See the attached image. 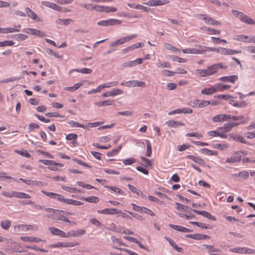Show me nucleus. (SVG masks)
Listing matches in <instances>:
<instances>
[{"mask_svg": "<svg viewBox=\"0 0 255 255\" xmlns=\"http://www.w3.org/2000/svg\"><path fill=\"white\" fill-rule=\"evenodd\" d=\"M232 12L235 16L239 18L241 21L250 25L255 24V21L254 19L249 17L243 12L236 10H232Z\"/></svg>", "mask_w": 255, "mask_h": 255, "instance_id": "nucleus-1", "label": "nucleus"}, {"mask_svg": "<svg viewBox=\"0 0 255 255\" xmlns=\"http://www.w3.org/2000/svg\"><path fill=\"white\" fill-rule=\"evenodd\" d=\"M198 73L201 77H207L216 73L213 64L208 66L206 69H197Z\"/></svg>", "mask_w": 255, "mask_h": 255, "instance_id": "nucleus-2", "label": "nucleus"}, {"mask_svg": "<svg viewBox=\"0 0 255 255\" xmlns=\"http://www.w3.org/2000/svg\"><path fill=\"white\" fill-rule=\"evenodd\" d=\"M136 37H137V35L134 34H132L131 35H129L128 36L122 37V38L116 40L115 41H114V42H112V43H111L110 44V46L114 47V46H118V45L123 44L125 43V42H126L127 41H129L130 40H131L132 39Z\"/></svg>", "mask_w": 255, "mask_h": 255, "instance_id": "nucleus-3", "label": "nucleus"}, {"mask_svg": "<svg viewBox=\"0 0 255 255\" xmlns=\"http://www.w3.org/2000/svg\"><path fill=\"white\" fill-rule=\"evenodd\" d=\"M121 23V20L119 19L110 18L98 21L97 24L100 26H106L109 25H119Z\"/></svg>", "mask_w": 255, "mask_h": 255, "instance_id": "nucleus-4", "label": "nucleus"}, {"mask_svg": "<svg viewBox=\"0 0 255 255\" xmlns=\"http://www.w3.org/2000/svg\"><path fill=\"white\" fill-rule=\"evenodd\" d=\"M234 39L239 41L248 43H255V36H249L244 35H238L235 36Z\"/></svg>", "mask_w": 255, "mask_h": 255, "instance_id": "nucleus-5", "label": "nucleus"}, {"mask_svg": "<svg viewBox=\"0 0 255 255\" xmlns=\"http://www.w3.org/2000/svg\"><path fill=\"white\" fill-rule=\"evenodd\" d=\"M23 31L26 33L42 37L46 36L45 32H42L35 28H27L23 29Z\"/></svg>", "mask_w": 255, "mask_h": 255, "instance_id": "nucleus-6", "label": "nucleus"}, {"mask_svg": "<svg viewBox=\"0 0 255 255\" xmlns=\"http://www.w3.org/2000/svg\"><path fill=\"white\" fill-rule=\"evenodd\" d=\"M48 230H49L51 234L55 236H59L62 238H67V234H66L64 231L53 227H50L48 228Z\"/></svg>", "mask_w": 255, "mask_h": 255, "instance_id": "nucleus-7", "label": "nucleus"}, {"mask_svg": "<svg viewBox=\"0 0 255 255\" xmlns=\"http://www.w3.org/2000/svg\"><path fill=\"white\" fill-rule=\"evenodd\" d=\"M99 214L105 215H115L121 212V210H117L115 208H105L102 210H98Z\"/></svg>", "mask_w": 255, "mask_h": 255, "instance_id": "nucleus-8", "label": "nucleus"}, {"mask_svg": "<svg viewBox=\"0 0 255 255\" xmlns=\"http://www.w3.org/2000/svg\"><path fill=\"white\" fill-rule=\"evenodd\" d=\"M219 80L222 82H230L234 83L238 80V76L236 75H233L230 76H223L220 77Z\"/></svg>", "mask_w": 255, "mask_h": 255, "instance_id": "nucleus-9", "label": "nucleus"}, {"mask_svg": "<svg viewBox=\"0 0 255 255\" xmlns=\"http://www.w3.org/2000/svg\"><path fill=\"white\" fill-rule=\"evenodd\" d=\"M15 229H17L18 230L21 231H27L29 230H37L38 229V227L36 226H33L31 225H18L15 226Z\"/></svg>", "mask_w": 255, "mask_h": 255, "instance_id": "nucleus-10", "label": "nucleus"}, {"mask_svg": "<svg viewBox=\"0 0 255 255\" xmlns=\"http://www.w3.org/2000/svg\"><path fill=\"white\" fill-rule=\"evenodd\" d=\"M86 231L83 229H78L77 230H72L67 233V237H80L84 235Z\"/></svg>", "mask_w": 255, "mask_h": 255, "instance_id": "nucleus-11", "label": "nucleus"}, {"mask_svg": "<svg viewBox=\"0 0 255 255\" xmlns=\"http://www.w3.org/2000/svg\"><path fill=\"white\" fill-rule=\"evenodd\" d=\"M192 211L197 214L202 215L204 217L207 218L212 221H216V218L206 211H199L195 209H192Z\"/></svg>", "mask_w": 255, "mask_h": 255, "instance_id": "nucleus-12", "label": "nucleus"}, {"mask_svg": "<svg viewBox=\"0 0 255 255\" xmlns=\"http://www.w3.org/2000/svg\"><path fill=\"white\" fill-rule=\"evenodd\" d=\"M229 117L227 114H219L214 116L212 118V121L214 123L226 121Z\"/></svg>", "mask_w": 255, "mask_h": 255, "instance_id": "nucleus-13", "label": "nucleus"}, {"mask_svg": "<svg viewBox=\"0 0 255 255\" xmlns=\"http://www.w3.org/2000/svg\"><path fill=\"white\" fill-rule=\"evenodd\" d=\"M199 15L201 16L202 18L204 20L205 22L207 23L216 25L221 24V23L219 21L215 20L211 17L206 16L204 14H199Z\"/></svg>", "mask_w": 255, "mask_h": 255, "instance_id": "nucleus-14", "label": "nucleus"}, {"mask_svg": "<svg viewBox=\"0 0 255 255\" xmlns=\"http://www.w3.org/2000/svg\"><path fill=\"white\" fill-rule=\"evenodd\" d=\"M230 104L237 108H243L246 106L247 104L245 101L238 102L233 99V97L229 101Z\"/></svg>", "mask_w": 255, "mask_h": 255, "instance_id": "nucleus-15", "label": "nucleus"}, {"mask_svg": "<svg viewBox=\"0 0 255 255\" xmlns=\"http://www.w3.org/2000/svg\"><path fill=\"white\" fill-rule=\"evenodd\" d=\"M202 247H204L208 253L210 255H217L216 254H213V252H220V250L219 249L215 248L213 245H209L204 244L202 245Z\"/></svg>", "mask_w": 255, "mask_h": 255, "instance_id": "nucleus-16", "label": "nucleus"}, {"mask_svg": "<svg viewBox=\"0 0 255 255\" xmlns=\"http://www.w3.org/2000/svg\"><path fill=\"white\" fill-rule=\"evenodd\" d=\"M229 136L231 138H232L236 141L242 143H247L246 140L242 135H240L237 134L231 133Z\"/></svg>", "mask_w": 255, "mask_h": 255, "instance_id": "nucleus-17", "label": "nucleus"}, {"mask_svg": "<svg viewBox=\"0 0 255 255\" xmlns=\"http://www.w3.org/2000/svg\"><path fill=\"white\" fill-rule=\"evenodd\" d=\"M165 124L171 128H177L179 126H184L185 124L180 121H175L174 120H169L166 122Z\"/></svg>", "mask_w": 255, "mask_h": 255, "instance_id": "nucleus-18", "label": "nucleus"}, {"mask_svg": "<svg viewBox=\"0 0 255 255\" xmlns=\"http://www.w3.org/2000/svg\"><path fill=\"white\" fill-rule=\"evenodd\" d=\"M129 82V85H130L129 87H145L146 86V84L144 82L139 81L138 80H130Z\"/></svg>", "mask_w": 255, "mask_h": 255, "instance_id": "nucleus-19", "label": "nucleus"}, {"mask_svg": "<svg viewBox=\"0 0 255 255\" xmlns=\"http://www.w3.org/2000/svg\"><path fill=\"white\" fill-rule=\"evenodd\" d=\"M216 92H222L224 90L231 88V85L223 84L222 83H217L214 85Z\"/></svg>", "mask_w": 255, "mask_h": 255, "instance_id": "nucleus-20", "label": "nucleus"}, {"mask_svg": "<svg viewBox=\"0 0 255 255\" xmlns=\"http://www.w3.org/2000/svg\"><path fill=\"white\" fill-rule=\"evenodd\" d=\"M21 239L25 242H43V241L41 239L37 237H27V236H24V237H21Z\"/></svg>", "mask_w": 255, "mask_h": 255, "instance_id": "nucleus-21", "label": "nucleus"}, {"mask_svg": "<svg viewBox=\"0 0 255 255\" xmlns=\"http://www.w3.org/2000/svg\"><path fill=\"white\" fill-rule=\"evenodd\" d=\"M41 192L48 197L53 199H56L59 201H60L62 197V195L53 192H47L44 190H41Z\"/></svg>", "mask_w": 255, "mask_h": 255, "instance_id": "nucleus-22", "label": "nucleus"}, {"mask_svg": "<svg viewBox=\"0 0 255 255\" xmlns=\"http://www.w3.org/2000/svg\"><path fill=\"white\" fill-rule=\"evenodd\" d=\"M105 187L107 189L111 190L116 194H119L122 195H125V192L118 187L108 185L105 186Z\"/></svg>", "mask_w": 255, "mask_h": 255, "instance_id": "nucleus-23", "label": "nucleus"}, {"mask_svg": "<svg viewBox=\"0 0 255 255\" xmlns=\"http://www.w3.org/2000/svg\"><path fill=\"white\" fill-rule=\"evenodd\" d=\"M44 210L48 213H50L51 214L50 215H46V217L48 218L53 219L54 217L53 215L55 214L56 212L58 213H61V212H63V210H55L52 208H44Z\"/></svg>", "mask_w": 255, "mask_h": 255, "instance_id": "nucleus-24", "label": "nucleus"}, {"mask_svg": "<svg viewBox=\"0 0 255 255\" xmlns=\"http://www.w3.org/2000/svg\"><path fill=\"white\" fill-rule=\"evenodd\" d=\"M216 89L215 86L214 85L211 87H208L202 89L201 91V94L207 95H211L212 94L216 93Z\"/></svg>", "mask_w": 255, "mask_h": 255, "instance_id": "nucleus-25", "label": "nucleus"}, {"mask_svg": "<svg viewBox=\"0 0 255 255\" xmlns=\"http://www.w3.org/2000/svg\"><path fill=\"white\" fill-rule=\"evenodd\" d=\"M232 126L230 123H225L223 127L218 128V129L219 131L227 132H229L232 130Z\"/></svg>", "mask_w": 255, "mask_h": 255, "instance_id": "nucleus-26", "label": "nucleus"}, {"mask_svg": "<svg viewBox=\"0 0 255 255\" xmlns=\"http://www.w3.org/2000/svg\"><path fill=\"white\" fill-rule=\"evenodd\" d=\"M80 199L89 203H98L99 201V198L96 196H89L88 197H81L80 198Z\"/></svg>", "mask_w": 255, "mask_h": 255, "instance_id": "nucleus-27", "label": "nucleus"}, {"mask_svg": "<svg viewBox=\"0 0 255 255\" xmlns=\"http://www.w3.org/2000/svg\"><path fill=\"white\" fill-rule=\"evenodd\" d=\"M242 51L240 50H233L231 49H227L225 48V49H222V54L224 55H234L235 54H238L241 53Z\"/></svg>", "mask_w": 255, "mask_h": 255, "instance_id": "nucleus-28", "label": "nucleus"}, {"mask_svg": "<svg viewBox=\"0 0 255 255\" xmlns=\"http://www.w3.org/2000/svg\"><path fill=\"white\" fill-rule=\"evenodd\" d=\"M114 101L112 100H105L97 103H95V104L96 106H98L99 107H104V106H111L114 105Z\"/></svg>", "mask_w": 255, "mask_h": 255, "instance_id": "nucleus-29", "label": "nucleus"}, {"mask_svg": "<svg viewBox=\"0 0 255 255\" xmlns=\"http://www.w3.org/2000/svg\"><path fill=\"white\" fill-rule=\"evenodd\" d=\"M200 151L202 153L204 154L205 155H215V156H216V155H217L218 154V152L217 151L209 150L206 148H202L200 149Z\"/></svg>", "mask_w": 255, "mask_h": 255, "instance_id": "nucleus-30", "label": "nucleus"}, {"mask_svg": "<svg viewBox=\"0 0 255 255\" xmlns=\"http://www.w3.org/2000/svg\"><path fill=\"white\" fill-rule=\"evenodd\" d=\"M244 154V152L242 151H238L234 153L232 156L234 158V159L236 162H239L241 160L242 157Z\"/></svg>", "mask_w": 255, "mask_h": 255, "instance_id": "nucleus-31", "label": "nucleus"}, {"mask_svg": "<svg viewBox=\"0 0 255 255\" xmlns=\"http://www.w3.org/2000/svg\"><path fill=\"white\" fill-rule=\"evenodd\" d=\"M25 12L27 13L28 16L31 19H37V15L28 7L25 8Z\"/></svg>", "mask_w": 255, "mask_h": 255, "instance_id": "nucleus-32", "label": "nucleus"}, {"mask_svg": "<svg viewBox=\"0 0 255 255\" xmlns=\"http://www.w3.org/2000/svg\"><path fill=\"white\" fill-rule=\"evenodd\" d=\"M20 30L15 28H0V33H8L18 32Z\"/></svg>", "mask_w": 255, "mask_h": 255, "instance_id": "nucleus-33", "label": "nucleus"}, {"mask_svg": "<svg viewBox=\"0 0 255 255\" xmlns=\"http://www.w3.org/2000/svg\"><path fill=\"white\" fill-rule=\"evenodd\" d=\"M175 112L176 114H191L192 113L193 111L192 109L190 108H182V109H175Z\"/></svg>", "mask_w": 255, "mask_h": 255, "instance_id": "nucleus-34", "label": "nucleus"}, {"mask_svg": "<svg viewBox=\"0 0 255 255\" xmlns=\"http://www.w3.org/2000/svg\"><path fill=\"white\" fill-rule=\"evenodd\" d=\"M169 226L170 227H171V228L173 229L174 230H175L179 232L186 233L187 228H185L184 227H182V226H178V225H175L171 224H169Z\"/></svg>", "mask_w": 255, "mask_h": 255, "instance_id": "nucleus-35", "label": "nucleus"}, {"mask_svg": "<svg viewBox=\"0 0 255 255\" xmlns=\"http://www.w3.org/2000/svg\"><path fill=\"white\" fill-rule=\"evenodd\" d=\"M76 71L79 73H81L82 74H90L92 72V70L87 68H84L80 69H73L71 70L70 72Z\"/></svg>", "mask_w": 255, "mask_h": 255, "instance_id": "nucleus-36", "label": "nucleus"}, {"mask_svg": "<svg viewBox=\"0 0 255 255\" xmlns=\"http://www.w3.org/2000/svg\"><path fill=\"white\" fill-rule=\"evenodd\" d=\"M15 197L17 198L20 199H29L31 198V196L26 193L21 192H16L15 191Z\"/></svg>", "mask_w": 255, "mask_h": 255, "instance_id": "nucleus-37", "label": "nucleus"}, {"mask_svg": "<svg viewBox=\"0 0 255 255\" xmlns=\"http://www.w3.org/2000/svg\"><path fill=\"white\" fill-rule=\"evenodd\" d=\"M124 93L123 90L120 89H114L110 91L109 95L110 96L114 97L119 95H122Z\"/></svg>", "mask_w": 255, "mask_h": 255, "instance_id": "nucleus-38", "label": "nucleus"}, {"mask_svg": "<svg viewBox=\"0 0 255 255\" xmlns=\"http://www.w3.org/2000/svg\"><path fill=\"white\" fill-rule=\"evenodd\" d=\"M198 48H192V54H204V50L201 47H203L202 45H197Z\"/></svg>", "mask_w": 255, "mask_h": 255, "instance_id": "nucleus-39", "label": "nucleus"}, {"mask_svg": "<svg viewBox=\"0 0 255 255\" xmlns=\"http://www.w3.org/2000/svg\"><path fill=\"white\" fill-rule=\"evenodd\" d=\"M1 227L4 230H8L11 226V222L10 220H6L1 222Z\"/></svg>", "mask_w": 255, "mask_h": 255, "instance_id": "nucleus-40", "label": "nucleus"}, {"mask_svg": "<svg viewBox=\"0 0 255 255\" xmlns=\"http://www.w3.org/2000/svg\"><path fill=\"white\" fill-rule=\"evenodd\" d=\"M215 68L216 72H218L219 69H226L228 68V66L226 64H224L222 63H217L213 64Z\"/></svg>", "mask_w": 255, "mask_h": 255, "instance_id": "nucleus-41", "label": "nucleus"}, {"mask_svg": "<svg viewBox=\"0 0 255 255\" xmlns=\"http://www.w3.org/2000/svg\"><path fill=\"white\" fill-rule=\"evenodd\" d=\"M61 188L66 191H68L72 193H76L77 192H80V190L77 189L76 188L69 187L65 185H62Z\"/></svg>", "mask_w": 255, "mask_h": 255, "instance_id": "nucleus-42", "label": "nucleus"}, {"mask_svg": "<svg viewBox=\"0 0 255 255\" xmlns=\"http://www.w3.org/2000/svg\"><path fill=\"white\" fill-rule=\"evenodd\" d=\"M245 247H237L229 250L230 252L239 254H245Z\"/></svg>", "mask_w": 255, "mask_h": 255, "instance_id": "nucleus-43", "label": "nucleus"}, {"mask_svg": "<svg viewBox=\"0 0 255 255\" xmlns=\"http://www.w3.org/2000/svg\"><path fill=\"white\" fill-rule=\"evenodd\" d=\"M68 123L69 125H71L72 127L82 128H85L87 127L86 126L79 124L74 121H70L68 122Z\"/></svg>", "mask_w": 255, "mask_h": 255, "instance_id": "nucleus-44", "label": "nucleus"}, {"mask_svg": "<svg viewBox=\"0 0 255 255\" xmlns=\"http://www.w3.org/2000/svg\"><path fill=\"white\" fill-rule=\"evenodd\" d=\"M146 144L147 147L146 155L147 157H149L151 156V154L152 153V147L151 143L148 140H146Z\"/></svg>", "mask_w": 255, "mask_h": 255, "instance_id": "nucleus-45", "label": "nucleus"}, {"mask_svg": "<svg viewBox=\"0 0 255 255\" xmlns=\"http://www.w3.org/2000/svg\"><path fill=\"white\" fill-rule=\"evenodd\" d=\"M14 37L17 40H25L28 38L27 35L21 33L14 34Z\"/></svg>", "mask_w": 255, "mask_h": 255, "instance_id": "nucleus-46", "label": "nucleus"}, {"mask_svg": "<svg viewBox=\"0 0 255 255\" xmlns=\"http://www.w3.org/2000/svg\"><path fill=\"white\" fill-rule=\"evenodd\" d=\"M156 66L159 68H170L171 66L169 63L167 62H158L156 63Z\"/></svg>", "mask_w": 255, "mask_h": 255, "instance_id": "nucleus-47", "label": "nucleus"}, {"mask_svg": "<svg viewBox=\"0 0 255 255\" xmlns=\"http://www.w3.org/2000/svg\"><path fill=\"white\" fill-rule=\"evenodd\" d=\"M46 52L48 54L52 55V56H53L55 57H56L58 59H61L62 58V56L59 55L56 52H55L52 49H51L50 48H47L46 49Z\"/></svg>", "mask_w": 255, "mask_h": 255, "instance_id": "nucleus-48", "label": "nucleus"}, {"mask_svg": "<svg viewBox=\"0 0 255 255\" xmlns=\"http://www.w3.org/2000/svg\"><path fill=\"white\" fill-rule=\"evenodd\" d=\"M14 42L12 40H7L0 42V47H4L7 46H12Z\"/></svg>", "mask_w": 255, "mask_h": 255, "instance_id": "nucleus-49", "label": "nucleus"}, {"mask_svg": "<svg viewBox=\"0 0 255 255\" xmlns=\"http://www.w3.org/2000/svg\"><path fill=\"white\" fill-rule=\"evenodd\" d=\"M128 186L129 188V189L133 193L137 194V195H139V194L141 193L139 189H137L136 187H135L134 186L128 184Z\"/></svg>", "mask_w": 255, "mask_h": 255, "instance_id": "nucleus-50", "label": "nucleus"}, {"mask_svg": "<svg viewBox=\"0 0 255 255\" xmlns=\"http://www.w3.org/2000/svg\"><path fill=\"white\" fill-rule=\"evenodd\" d=\"M45 116L47 117H60L64 118V116H61L57 112H49L45 114Z\"/></svg>", "mask_w": 255, "mask_h": 255, "instance_id": "nucleus-51", "label": "nucleus"}, {"mask_svg": "<svg viewBox=\"0 0 255 255\" xmlns=\"http://www.w3.org/2000/svg\"><path fill=\"white\" fill-rule=\"evenodd\" d=\"M136 162V159L133 158H127L123 160V162L125 165H130Z\"/></svg>", "mask_w": 255, "mask_h": 255, "instance_id": "nucleus-52", "label": "nucleus"}, {"mask_svg": "<svg viewBox=\"0 0 255 255\" xmlns=\"http://www.w3.org/2000/svg\"><path fill=\"white\" fill-rule=\"evenodd\" d=\"M140 159L144 162V163L142 164V165L145 166L146 167H150L151 166V163L149 159L146 158L144 157H141Z\"/></svg>", "mask_w": 255, "mask_h": 255, "instance_id": "nucleus-53", "label": "nucleus"}, {"mask_svg": "<svg viewBox=\"0 0 255 255\" xmlns=\"http://www.w3.org/2000/svg\"><path fill=\"white\" fill-rule=\"evenodd\" d=\"M1 195L9 198H12L13 197H15V191H12L11 192L3 191L1 193Z\"/></svg>", "mask_w": 255, "mask_h": 255, "instance_id": "nucleus-54", "label": "nucleus"}, {"mask_svg": "<svg viewBox=\"0 0 255 255\" xmlns=\"http://www.w3.org/2000/svg\"><path fill=\"white\" fill-rule=\"evenodd\" d=\"M169 1L167 0H154V6L165 5L168 3Z\"/></svg>", "mask_w": 255, "mask_h": 255, "instance_id": "nucleus-55", "label": "nucleus"}, {"mask_svg": "<svg viewBox=\"0 0 255 255\" xmlns=\"http://www.w3.org/2000/svg\"><path fill=\"white\" fill-rule=\"evenodd\" d=\"M74 201H75V200H74V199L64 198L63 197V196H62V197H61V200L60 202H63V203H66L69 205H74Z\"/></svg>", "mask_w": 255, "mask_h": 255, "instance_id": "nucleus-56", "label": "nucleus"}, {"mask_svg": "<svg viewBox=\"0 0 255 255\" xmlns=\"http://www.w3.org/2000/svg\"><path fill=\"white\" fill-rule=\"evenodd\" d=\"M238 176L245 179L249 177V173L247 171H243L238 173Z\"/></svg>", "mask_w": 255, "mask_h": 255, "instance_id": "nucleus-57", "label": "nucleus"}, {"mask_svg": "<svg viewBox=\"0 0 255 255\" xmlns=\"http://www.w3.org/2000/svg\"><path fill=\"white\" fill-rule=\"evenodd\" d=\"M213 147L224 150L228 147V145L225 144L216 143L213 145Z\"/></svg>", "mask_w": 255, "mask_h": 255, "instance_id": "nucleus-58", "label": "nucleus"}, {"mask_svg": "<svg viewBox=\"0 0 255 255\" xmlns=\"http://www.w3.org/2000/svg\"><path fill=\"white\" fill-rule=\"evenodd\" d=\"M118 82L115 81L112 82L108 83L102 84V87L103 88H110L113 86H117L118 84Z\"/></svg>", "mask_w": 255, "mask_h": 255, "instance_id": "nucleus-59", "label": "nucleus"}, {"mask_svg": "<svg viewBox=\"0 0 255 255\" xmlns=\"http://www.w3.org/2000/svg\"><path fill=\"white\" fill-rule=\"evenodd\" d=\"M210 238V237L206 235L201 234H196V240H200Z\"/></svg>", "mask_w": 255, "mask_h": 255, "instance_id": "nucleus-60", "label": "nucleus"}, {"mask_svg": "<svg viewBox=\"0 0 255 255\" xmlns=\"http://www.w3.org/2000/svg\"><path fill=\"white\" fill-rule=\"evenodd\" d=\"M210 104H211V102L210 101L202 100L197 107L199 108H204Z\"/></svg>", "mask_w": 255, "mask_h": 255, "instance_id": "nucleus-61", "label": "nucleus"}, {"mask_svg": "<svg viewBox=\"0 0 255 255\" xmlns=\"http://www.w3.org/2000/svg\"><path fill=\"white\" fill-rule=\"evenodd\" d=\"M117 10V8L116 7L104 6V12L108 13L111 12H115Z\"/></svg>", "mask_w": 255, "mask_h": 255, "instance_id": "nucleus-62", "label": "nucleus"}, {"mask_svg": "<svg viewBox=\"0 0 255 255\" xmlns=\"http://www.w3.org/2000/svg\"><path fill=\"white\" fill-rule=\"evenodd\" d=\"M244 49L246 51L252 54H255V46H248L244 47Z\"/></svg>", "mask_w": 255, "mask_h": 255, "instance_id": "nucleus-63", "label": "nucleus"}, {"mask_svg": "<svg viewBox=\"0 0 255 255\" xmlns=\"http://www.w3.org/2000/svg\"><path fill=\"white\" fill-rule=\"evenodd\" d=\"M176 209L178 210H182L184 211H187L188 209V207L187 206L183 205L182 204L176 202Z\"/></svg>", "mask_w": 255, "mask_h": 255, "instance_id": "nucleus-64", "label": "nucleus"}]
</instances>
